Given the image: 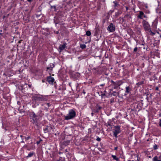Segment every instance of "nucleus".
Listing matches in <instances>:
<instances>
[{"label": "nucleus", "mask_w": 161, "mask_h": 161, "mask_svg": "<svg viewBox=\"0 0 161 161\" xmlns=\"http://www.w3.org/2000/svg\"><path fill=\"white\" fill-rule=\"evenodd\" d=\"M112 91V89H110L109 91L108 95L110 94H112L111 91Z\"/></svg>", "instance_id": "obj_36"}, {"label": "nucleus", "mask_w": 161, "mask_h": 161, "mask_svg": "<svg viewBox=\"0 0 161 161\" xmlns=\"http://www.w3.org/2000/svg\"><path fill=\"white\" fill-rule=\"evenodd\" d=\"M69 84L70 86H71V83H69Z\"/></svg>", "instance_id": "obj_58"}, {"label": "nucleus", "mask_w": 161, "mask_h": 161, "mask_svg": "<svg viewBox=\"0 0 161 161\" xmlns=\"http://www.w3.org/2000/svg\"><path fill=\"white\" fill-rule=\"evenodd\" d=\"M121 13H119V12H116L115 13V15L117 16H118L119 15V14H120Z\"/></svg>", "instance_id": "obj_34"}, {"label": "nucleus", "mask_w": 161, "mask_h": 161, "mask_svg": "<svg viewBox=\"0 0 161 161\" xmlns=\"http://www.w3.org/2000/svg\"><path fill=\"white\" fill-rule=\"evenodd\" d=\"M112 157L113 158L114 160H115L117 161H118L119 160V158L117 157L115 155H112Z\"/></svg>", "instance_id": "obj_21"}, {"label": "nucleus", "mask_w": 161, "mask_h": 161, "mask_svg": "<svg viewBox=\"0 0 161 161\" xmlns=\"http://www.w3.org/2000/svg\"><path fill=\"white\" fill-rule=\"evenodd\" d=\"M125 18L124 17V18H122L121 19H122V22H124L125 21Z\"/></svg>", "instance_id": "obj_42"}, {"label": "nucleus", "mask_w": 161, "mask_h": 161, "mask_svg": "<svg viewBox=\"0 0 161 161\" xmlns=\"http://www.w3.org/2000/svg\"><path fill=\"white\" fill-rule=\"evenodd\" d=\"M114 3L115 4V6H116L117 5V3H115L114 1Z\"/></svg>", "instance_id": "obj_44"}, {"label": "nucleus", "mask_w": 161, "mask_h": 161, "mask_svg": "<svg viewBox=\"0 0 161 161\" xmlns=\"http://www.w3.org/2000/svg\"><path fill=\"white\" fill-rule=\"evenodd\" d=\"M28 2H31L33 0H27Z\"/></svg>", "instance_id": "obj_48"}, {"label": "nucleus", "mask_w": 161, "mask_h": 161, "mask_svg": "<svg viewBox=\"0 0 161 161\" xmlns=\"http://www.w3.org/2000/svg\"><path fill=\"white\" fill-rule=\"evenodd\" d=\"M144 18H146V15H144Z\"/></svg>", "instance_id": "obj_59"}, {"label": "nucleus", "mask_w": 161, "mask_h": 161, "mask_svg": "<svg viewBox=\"0 0 161 161\" xmlns=\"http://www.w3.org/2000/svg\"><path fill=\"white\" fill-rule=\"evenodd\" d=\"M118 149V147H115L114 148V150H117Z\"/></svg>", "instance_id": "obj_43"}, {"label": "nucleus", "mask_w": 161, "mask_h": 161, "mask_svg": "<svg viewBox=\"0 0 161 161\" xmlns=\"http://www.w3.org/2000/svg\"><path fill=\"white\" fill-rule=\"evenodd\" d=\"M28 86L30 88H31V85L29 84V85H28Z\"/></svg>", "instance_id": "obj_41"}, {"label": "nucleus", "mask_w": 161, "mask_h": 161, "mask_svg": "<svg viewBox=\"0 0 161 161\" xmlns=\"http://www.w3.org/2000/svg\"><path fill=\"white\" fill-rule=\"evenodd\" d=\"M114 128L113 135L115 138H117L118 137V134L121 132L120 126L119 125L115 126L114 127Z\"/></svg>", "instance_id": "obj_3"}, {"label": "nucleus", "mask_w": 161, "mask_h": 161, "mask_svg": "<svg viewBox=\"0 0 161 161\" xmlns=\"http://www.w3.org/2000/svg\"><path fill=\"white\" fill-rule=\"evenodd\" d=\"M115 26L112 23H110L107 27L108 31L109 32H113L115 31Z\"/></svg>", "instance_id": "obj_5"}, {"label": "nucleus", "mask_w": 161, "mask_h": 161, "mask_svg": "<svg viewBox=\"0 0 161 161\" xmlns=\"http://www.w3.org/2000/svg\"><path fill=\"white\" fill-rule=\"evenodd\" d=\"M34 153L33 152L29 153L28 155L26 156V158H29L32 157Z\"/></svg>", "instance_id": "obj_23"}, {"label": "nucleus", "mask_w": 161, "mask_h": 161, "mask_svg": "<svg viewBox=\"0 0 161 161\" xmlns=\"http://www.w3.org/2000/svg\"><path fill=\"white\" fill-rule=\"evenodd\" d=\"M137 49H138L137 47H135L134 48L133 51L135 52H136L137 50Z\"/></svg>", "instance_id": "obj_32"}, {"label": "nucleus", "mask_w": 161, "mask_h": 161, "mask_svg": "<svg viewBox=\"0 0 161 161\" xmlns=\"http://www.w3.org/2000/svg\"><path fill=\"white\" fill-rule=\"evenodd\" d=\"M80 47L82 49H85L86 48V46L85 44H81L80 46Z\"/></svg>", "instance_id": "obj_24"}, {"label": "nucleus", "mask_w": 161, "mask_h": 161, "mask_svg": "<svg viewBox=\"0 0 161 161\" xmlns=\"http://www.w3.org/2000/svg\"><path fill=\"white\" fill-rule=\"evenodd\" d=\"M148 157L149 158H151V156H148Z\"/></svg>", "instance_id": "obj_60"}, {"label": "nucleus", "mask_w": 161, "mask_h": 161, "mask_svg": "<svg viewBox=\"0 0 161 161\" xmlns=\"http://www.w3.org/2000/svg\"><path fill=\"white\" fill-rule=\"evenodd\" d=\"M3 75H5V76H6V75L5 73H4L3 74Z\"/></svg>", "instance_id": "obj_57"}, {"label": "nucleus", "mask_w": 161, "mask_h": 161, "mask_svg": "<svg viewBox=\"0 0 161 161\" xmlns=\"http://www.w3.org/2000/svg\"><path fill=\"white\" fill-rule=\"evenodd\" d=\"M144 15V14L142 11H140L139 12V14L138 16V18L140 19H142V16Z\"/></svg>", "instance_id": "obj_16"}, {"label": "nucleus", "mask_w": 161, "mask_h": 161, "mask_svg": "<svg viewBox=\"0 0 161 161\" xmlns=\"http://www.w3.org/2000/svg\"><path fill=\"white\" fill-rule=\"evenodd\" d=\"M32 99L37 102H39L40 101V97L39 95H36L32 97Z\"/></svg>", "instance_id": "obj_8"}, {"label": "nucleus", "mask_w": 161, "mask_h": 161, "mask_svg": "<svg viewBox=\"0 0 161 161\" xmlns=\"http://www.w3.org/2000/svg\"><path fill=\"white\" fill-rule=\"evenodd\" d=\"M96 140L98 142H100L101 141V138L98 137H97L96 139Z\"/></svg>", "instance_id": "obj_33"}, {"label": "nucleus", "mask_w": 161, "mask_h": 161, "mask_svg": "<svg viewBox=\"0 0 161 161\" xmlns=\"http://www.w3.org/2000/svg\"><path fill=\"white\" fill-rule=\"evenodd\" d=\"M51 8H54V9H55L56 8V6H51Z\"/></svg>", "instance_id": "obj_37"}, {"label": "nucleus", "mask_w": 161, "mask_h": 161, "mask_svg": "<svg viewBox=\"0 0 161 161\" xmlns=\"http://www.w3.org/2000/svg\"><path fill=\"white\" fill-rule=\"evenodd\" d=\"M76 116V112L73 109L69 111L68 114L65 116V119L68 120L74 118Z\"/></svg>", "instance_id": "obj_1"}, {"label": "nucleus", "mask_w": 161, "mask_h": 161, "mask_svg": "<svg viewBox=\"0 0 161 161\" xmlns=\"http://www.w3.org/2000/svg\"><path fill=\"white\" fill-rule=\"evenodd\" d=\"M21 143H24V141L22 140L21 142Z\"/></svg>", "instance_id": "obj_54"}, {"label": "nucleus", "mask_w": 161, "mask_h": 161, "mask_svg": "<svg viewBox=\"0 0 161 161\" xmlns=\"http://www.w3.org/2000/svg\"><path fill=\"white\" fill-rule=\"evenodd\" d=\"M45 86H47V83H45Z\"/></svg>", "instance_id": "obj_51"}, {"label": "nucleus", "mask_w": 161, "mask_h": 161, "mask_svg": "<svg viewBox=\"0 0 161 161\" xmlns=\"http://www.w3.org/2000/svg\"><path fill=\"white\" fill-rule=\"evenodd\" d=\"M153 161H161V154L155 156L153 158Z\"/></svg>", "instance_id": "obj_11"}, {"label": "nucleus", "mask_w": 161, "mask_h": 161, "mask_svg": "<svg viewBox=\"0 0 161 161\" xmlns=\"http://www.w3.org/2000/svg\"><path fill=\"white\" fill-rule=\"evenodd\" d=\"M112 83V85L113 86V88L114 89L117 88L123 84V82L121 80L117 81L115 82L114 81L112 80L110 81Z\"/></svg>", "instance_id": "obj_2"}, {"label": "nucleus", "mask_w": 161, "mask_h": 161, "mask_svg": "<svg viewBox=\"0 0 161 161\" xmlns=\"http://www.w3.org/2000/svg\"><path fill=\"white\" fill-rule=\"evenodd\" d=\"M39 16H40V15H37V17H39Z\"/></svg>", "instance_id": "obj_61"}, {"label": "nucleus", "mask_w": 161, "mask_h": 161, "mask_svg": "<svg viewBox=\"0 0 161 161\" xmlns=\"http://www.w3.org/2000/svg\"><path fill=\"white\" fill-rule=\"evenodd\" d=\"M48 99V96H44L41 95V101H46Z\"/></svg>", "instance_id": "obj_14"}, {"label": "nucleus", "mask_w": 161, "mask_h": 161, "mask_svg": "<svg viewBox=\"0 0 161 161\" xmlns=\"http://www.w3.org/2000/svg\"><path fill=\"white\" fill-rule=\"evenodd\" d=\"M105 85V83H103V84H100V86H104Z\"/></svg>", "instance_id": "obj_40"}, {"label": "nucleus", "mask_w": 161, "mask_h": 161, "mask_svg": "<svg viewBox=\"0 0 161 161\" xmlns=\"http://www.w3.org/2000/svg\"><path fill=\"white\" fill-rule=\"evenodd\" d=\"M106 92V91H105L103 92V93H105H105Z\"/></svg>", "instance_id": "obj_56"}, {"label": "nucleus", "mask_w": 161, "mask_h": 161, "mask_svg": "<svg viewBox=\"0 0 161 161\" xmlns=\"http://www.w3.org/2000/svg\"><path fill=\"white\" fill-rule=\"evenodd\" d=\"M27 85L25 84V85H24L23 86H20V87H21V88H19V89L21 90L22 91V92H24V89H25V86H26Z\"/></svg>", "instance_id": "obj_20"}, {"label": "nucleus", "mask_w": 161, "mask_h": 161, "mask_svg": "<svg viewBox=\"0 0 161 161\" xmlns=\"http://www.w3.org/2000/svg\"><path fill=\"white\" fill-rule=\"evenodd\" d=\"M54 67V64H50V66L47 67V69H49L50 70H52L53 68Z\"/></svg>", "instance_id": "obj_15"}, {"label": "nucleus", "mask_w": 161, "mask_h": 161, "mask_svg": "<svg viewBox=\"0 0 161 161\" xmlns=\"http://www.w3.org/2000/svg\"><path fill=\"white\" fill-rule=\"evenodd\" d=\"M17 103H18V104H19V103H20V102H18Z\"/></svg>", "instance_id": "obj_62"}, {"label": "nucleus", "mask_w": 161, "mask_h": 161, "mask_svg": "<svg viewBox=\"0 0 161 161\" xmlns=\"http://www.w3.org/2000/svg\"><path fill=\"white\" fill-rule=\"evenodd\" d=\"M30 137H31L30 136H28L27 137L24 136L23 138H22V139H25V140H28L30 139Z\"/></svg>", "instance_id": "obj_25"}, {"label": "nucleus", "mask_w": 161, "mask_h": 161, "mask_svg": "<svg viewBox=\"0 0 161 161\" xmlns=\"http://www.w3.org/2000/svg\"><path fill=\"white\" fill-rule=\"evenodd\" d=\"M60 160H61V159H59L57 160L56 161H60Z\"/></svg>", "instance_id": "obj_53"}, {"label": "nucleus", "mask_w": 161, "mask_h": 161, "mask_svg": "<svg viewBox=\"0 0 161 161\" xmlns=\"http://www.w3.org/2000/svg\"><path fill=\"white\" fill-rule=\"evenodd\" d=\"M20 137H21V138H22V137H23V138L24 136H22V135H20Z\"/></svg>", "instance_id": "obj_50"}, {"label": "nucleus", "mask_w": 161, "mask_h": 161, "mask_svg": "<svg viewBox=\"0 0 161 161\" xmlns=\"http://www.w3.org/2000/svg\"><path fill=\"white\" fill-rule=\"evenodd\" d=\"M153 147L154 150H156L158 148V146L156 144H155L154 145Z\"/></svg>", "instance_id": "obj_30"}, {"label": "nucleus", "mask_w": 161, "mask_h": 161, "mask_svg": "<svg viewBox=\"0 0 161 161\" xmlns=\"http://www.w3.org/2000/svg\"><path fill=\"white\" fill-rule=\"evenodd\" d=\"M119 94L118 92H113V93H112V94H109V96L111 97L112 95H113L114 96H116V95H118Z\"/></svg>", "instance_id": "obj_18"}, {"label": "nucleus", "mask_w": 161, "mask_h": 161, "mask_svg": "<svg viewBox=\"0 0 161 161\" xmlns=\"http://www.w3.org/2000/svg\"><path fill=\"white\" fill-rule=\"evenodd\" d=\"M114 98H112L110 99V102L111 103H114Z\"/></svg>", "instance_id": "obj_29"}, {"label": "nucleus", "mask_w": 161, "mask_h": 161, "mask_svg": "<svg viewBox=\"0 0 161 161\" xmlns=\"http://www.w3.org/2000/svg\"><path fill=\"white\" fill-rule=\"evenodd\" d=\"M142 24L144 29L146 31H149L150 29V25L148 23L146 20H144L142 22Z\"/></svg>", "instance_id": "obj_6"}, {"label": "nucleus", "mask_w": 161, "mask_h": 161, "mask_svg": "<svg viewBox=\"0 0 161 161\" xmlns=\"http://www.w3.org/2000/svg\"><path fill=\"white\" fill-rule=\"evenodd\" d=\"M54 32L57 34H58L59 33V32L58 31H55Z\"/></svg>", "instance_id": "obj_49"}, {"label": "nucleus", "mask_w": 161, "mask_h": 161, "mask_svg": "<svg viewBox=\"0 0 161 161\" xmlns=\"http://www.w3.org/2000/svg\"><path fill=\"white\" fill-rule=\"evenodd\" d=\"M102 108V107L98 105H97L96 108L94 109V112L95 113H97L99 112V111Z\"/></svg>", "instance_id": "obj_12"}, {"label": "nucleus", "mask_w": 161, "mask_h": 161, "mask_svg": "<svg viewBox=\"0 0 161 161\" xmlns=\"http://www.w3.org/2000/svg\"><path fill=\"white\" fill-rule=\"evenodd\" d=\"M102 97H103V96L105 95V93H102V94L101 95Z\"/></svg>", "instance_id": "obj_35"}, {"label": "nucleus", "mask_w": 161, "mask_h": 161, "mask_svg": "<svg viewBox=\"0 0 161 161\" xmlns=\"http://www.w3.org/2000/svg\"><path fill=\"white\" fill-rule=\"evenodd\" d=\"M45 105V107H46L47 106V107H49L50 106V105L49 104V103H45L44 104Z\"/></svg>", "instance_id": "obj_31"}, {"label": "nucleus", "mask_w": 161, "mask_h": 161, "mask_svg": "<svg viewBox=\"0 0 161 161\" xmlns=\"http://www.w3.org/2000/svg\"><path fill=\"white\" fill-rule=\"evenodd\" d=\"M5 16H3V19H4L5 18Z\"/></svg>", "instance_id": "obj_55"}, {"label": "nucleus", "mask_w": 161, "mask_h": 161, "mask_svg": "<svg viewBox=\"0 0 161 161\" xmlns=\"http://www.w3.org/2000/svg\"><path fill=\"white\" fill-rule=\"evenodd\" d=\"M155 90H158H158H159V88H158V87H156Z\"/></svg>", "instance_id": "obj_45"}, {"label": "nucleus", "mask_w": 161, "mask_h": 161, "mask_svg": "<svg viewBox=\"0 0 161 161\" xmlns=\"http://www.w3.org/2000/svg\"><path fill=\"white\" fill-rule=\"evenodd\" d=\"M159 125L161 127V119H160V121L159 122Z\"/></svg>", "instance_id": "obj_38"}, {"label": "nucleus", "mask_w": 161, "mask_h": 161, "mask_svg": "<svg viewBox=\"0 0 161 161\" xmlns=\"http://www.w3.org/2000/svg\"><path fill=\"white\" fill-rule=\"evenodd\" d=\"M132 90L131 87L130 86H127L125 87V95H127Z\"/></svg>", "instance_id": "obj_10"}, {"label": "nucleus", "mask_w": 161, "mask_h": 161, "mask_svg": "<svg viewBox=\"0 0 161 161\" xmlns=\"http://www.w3.org/2000/svg\"><path fill=\"white\" fill-rule=\"evenodd\" d=\"M144 83V80H142V81H139L136 84V85L138 86H140L141 85L143 84Z\"/></svg>", "instance_id": "obj_22"}, {"label": "nucleus", "mask_w": 161, "mask_h": 161, "mask_svg": "<svg viewBox=\"0 0 161 161\" xmlns=\"http://www.w3.org/2000/svg\"><path fill=\"white\" fill-rule=\"evenodd\" d=\"M70 142L69 140H68L66 141H64L63 142V145L65 146H67L68 145Z\"/></svg>", "instance_id": "obj_19"}, {"label": "nucleus", "mask_w": 161, "mask_h": 161, "mask_svg": "<svg viewBox=\"0 0 161 161\" xmlns=\"http://www.w3.org/2000/svg\"><path fill=\"white\" fill-rule=\"evenodd\" d=\"M47 81L50 84H53L54 79L53 77H52L51 76H48L47 78Z\"/></svg>", "instance_id": "obj_9"}, {"label": "nucleus", "mask_w": 161, "mask_h": 161, "mask_svg": "<svg viewBox=\"0 0 161 161\" xmlns=\"http://www.w3.org/2000/svg\"><path fill=\"white\" fill-rule=\"evenodd\" d=\"M129 161H134L133 160H129Z\"/></svg>", "instance_id": "obj_63"}, {"label": "nucleus", "mask_w": 161, "mask_h": 161, "mask_svg": "<svg viewBox=\"0 0 161 161\" xmlns=\"http://www.w3.org/2000/svg\"><path fill=\"white\" fill-rule=\"evenodd\" d=\"M43 130L45 133L51 132L53 131L52 127L50 126H47L43 128Z\"/></svg>", "instance_id": "obj_7"}, {"label": "nucleus", "mask_w": 161, "mask_h": 161, "mask_svg": "<svg viewBox=\"0 0 161 161\" xmlns=\"http://www.w3.org/2000/svg\"><path fill=\"white\" fill-rule=\"evenodd\" d=\"M40 142V139L39 141L37 142L36 143L37 144H39Z\"/></svg>", "instance_id": "obj_39"}, {"label": "nucleus", "mask_w": 161, "mask_h": 161, "mask_svg": "<svg viewBox=\"0 0 161 161\" xmlns=\"http://www.w3.org/2000/svg\"><path fill=\"white\" fill-rule=\"evenodd\" d=\"M42 82H45V80H42Z\"/></svg>", "instance_id": "obj_52"}, {"label": "nucleus", "mask_w": 161, "mask_h": 161, "mask_svg": "<svg viewBox=\"0 0 161 161\" xmlns=\"http://www.w3.org/2000/svg\"><path fill=\"white\" fill-rule=\"evenodd\" d=\"M83 93H84V94H85V92H83Z\"/></svg>", "instance_id": "obj_64"}, {"label": "nucleus", "mask_w": 161, "mask_h": 161, "mask_svg": "<svg viewBox=\"0 0 161 161\" xmlns=\"http://www.w3.org/2000/svg\"><path fill=\"white\" fill-rule=\"evenodd\" d=\"M22 41V40H20L18 42V43H21Z\"/></svg>", "instance_id": "obj_46"}, {"label": "nucleus", "mask_w": 161, "mask_h": 161, "mask_svg": "<svg viewBox=\"0 0 161 161\" xmlns=\"http://www.w3.org/2000/svg\"><path fill=\"white\" fill-rule=\"evenodd\" d=\"M29 16L28 15H27L26 16L25 15L23 17V19L26 22L29 21Z\"/></svg>", "instance_id": "obj_17"}, {"label": "nucleus", "mask_w": 161, "mask_h": 161, "mask_svg": "<svg viewBox=\"0 0 161 161\" xmlns=\"http://www.w3.org/2000/svg\"><path fill=\"white\" fill-rule=\"evenodd\" d=\"M86 35L88 36H90L91 35V33L90 31H87L86 32Z\"/></svg>", "instance_id": "obj_26"}, {"label": "nucleus", "mask_w": 161, "mask_h": 161, "mask_svg": "<svg viewBox=\"0 0 161 161\" xmlns=\"http://www.w3.org/2000/svg\"><path fill=\"white\" fill-rule=\"evenodd\" d=\"M30 117L31 119H32L33 123L37 124L38 120L39 118V117L35 114L34 112H32L31 114Z\"/></svg>", "instance_id": "obj_4"}, {"label": "nucleus", "mask_w": 161, "mask_h": 161, "mask_svg": "<svg viewBox=\"0 0 161 161\" xmlns=\"http://www.w3.org/2000/svg\"><path fill=\"white\" fill-rule=\"evenodd\" d=\"M66 45V43H64L63 44L60 45L59 46V49L60 50V51H62L65 48Z\"/></svg>", "instance_id": "obj_13"}, {"label": "nucleus", "mask_w": 161, "mask_h": 161, "mask_svg": "<svg viewBox=\"0 0 161 161\" xmlns=\"http://www.w3.org/2000/svg\"><path fill=\"white\" fill-rule=\"evenodd\" d=\"M149 31V32H150V35H151L152 36H153L155 34V32H153L150 29Z\"/></svg>", "instance_id": "obj_28"}, {"label": "nucleus", "mask_w": 161, "mask_h": 161, "mask_svg": "<svg viewBox=\"0 0 161 161\" xmlns=\"http://www.w3.org/2000/svg\"><path fill=\"white\" fill-rule=\"evenodd\" d=\"M130 18L131 16L130 14H127L125 15L124 18Z\"/></svg>", "instance_id": "obj_27"}, {"label": "nucleus", "mask_w": 161, "mask_h": 161, "mask_svg": "<svg viewBox=\"0 0 161 161\" xmlns=\"http://www.w3.org/2000/svg\"><path fill=\"white\" fill-rule=\"evenodd\" d=\"M125 8L126 11H127L129 9V8L128 7H125Z\"/></svg>", "instance_id": "obj_47"}]
</instances>
